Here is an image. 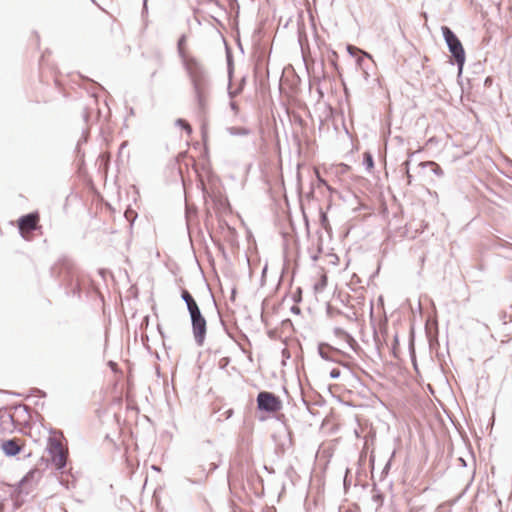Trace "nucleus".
Segmentation results:
<instances>
[{
	"label": "nucleus",
	"mask_w": 512,
	"mask_h": 512,
	"mask_svg": "<svg viewBox=\"0 0 512 512\" xmlns=\"http://www.w3.org/2000/svg\"><path fill=\"white\" fill-rule=\"evenodd\" d=\"M184 68L189 76L194 98L200 113H206L208 97L211 91V77L206 66L195 57L183 59Z\"/></svg>",
	"instance_id": "nucleus-1"
},
{
	"label": "nucleus",
	"mask_w": 512,
	"mask_h": 512,
	"mask_svg": "<svg viewBox=\"0 0 512 512\" xmlns=\"http://www.w3.org/2000/svg\"><path fill=\"white\" fill-rule=\"evenodd\" d=\"M51 276L59 279L67 288H71L74 295H80V286L78 284V274L74 263L67 257H62L55 263L51 269Z\"/></svg>",
	"instance_id": "nucleus-2"
},
{
	"label": "nucleus",
	"mask_w": 512,
	"mask_h": 512,
	"mask_svg": "<svg viewBox=\"0 0 512 512\" xmlns=\"http://www.w3.org/2000/svg\"><path fill=\"white\" fill-rule=\"evenodd\" d=\"M442 35L448 46V49L454 58L459 72H462L465 63V51L457 35L447 26L442 27Z\"/></svg>",
	"instance_id": "nucleus-3"
},
{
	"label": "nucleus",
	"mask_w": 512,
	"mask_h": 512,
	"mask_svg": "<svg viewBox=\"0 0 512 512\" xmlns=\"http://www.w3.org/2000/svg\"><path fill=\"white\" fill-rule=\"evenodd\" d=\"M256 402L258 410L267 413H276L282 408V402L280 398L274 393L268 391L259 392L256 398Z\"/></svg>",
	"instance_id": "nucleus-4"
},
{
	"label": "nucleus",
	"mask_w": 512,
	"mask_h": 512,
	"mask_svg": "<svg viewBox=\"0 0 512 512\" xmlns=\"http://www.w3.org/2000/svg\"><path fill=\"white\" fill-rule=\"evenodd\" d=\"M191 320L192 333L198 346L204 344L207 333V321L202 315L201 310L189 314Z\"/></svg>",
	"instance_id": "nucleus-5"
},
{
	"label": "nucleus",
	"mask_w": 512,
	"mask_h": 512,
	"mask_svg": "<svg viewBox=\"0 0 512 512\" xmlns=\"http://www.w3.org/2000/svg\"><path fill=\"white\" fill-rule=\"evenodd\" d=\"M50 460L57 470H62L66 466L67 454L63 450L61 443L56 438H49L47 447Z\"/></svg>",
	"instance_id": "nucleus-6"
},
{
	"label": "nucleus",
	"mask_w": 512,
	"mask_h": 512,
	"mask_svg": "<svg viewBox=\"0 0 512 512\" xmlns=\"http://www.w3.org/2000/svg\"><path fill=\"white\" fill-rule=\"evenodd\" d=\"M38 214L37 213H29L19 218L18 226L19 231L23 237L24 232H32L37 229L38 224Z\"/></svg>",
	"instance_id": "nucleus-7"
},
{
	"label": "nucleus",
	"mask_w": 512,
	"mask_h": 512,
	"mask_svg": "<svg viewBox=\"0 0 512 512\" xmlns=\"http://www.w3.org/2000/svg\"><path fill=\"white\" fill-rule=\"evenodd\" d=\"M318 354L325 361H330L346 366L336 357V354H342V352L327 343H320L318 345Z\"/></svg>",
	"instance_id": "nucleus-8"
},
{
	"label": "nucleus",
	"mask_w": 512,
	"mask_h": 512,
	"mask_svg": "<svg viewBox=\"0 0 512 512\" xmlns=\"http://www.w3.org/2000/svg\"><path fill=\"white\" fill-rule=\"evenodd\" d=\"M1 449L7 457H14V456L18 455L22 450V446L20 444V439L11 438V439H7V440H3L1 442Z\"/></svg>",
	"instance_id": "nucleus-9"
},
{
	"label": "nucleus",
	"mask_w": 512,
	"mask_h": 512,
	"mask_svg": "<svg viewBox=\"0 0 512 512\" xmlns=\"http://www.w3.org/2000/svg\"><path fill=\"white\" fill-rule=\"evenodd\" d=\"M181 298L185 302L189 314L197 310H200L197 302L195 301V299L188 290L183 289L181 291Z\"/></svg>",
	"instance_id": "nucleus-10"
},
{
	"label": "nucleus",
	"mask_w": 512,
	"mask_h": 512,
	"mask_svg": "<svg viewBox=\"0 0 512 512\" xmlns=\"http://www.w3.org/2000/svg\"><path fill=\"white\" fill-rule=\"evenodd\" d=\"M420 166L422 167H430L431 168V171L433 174H435L436 176L438 177H442L444 176V171L443 169L441 168L440 165H438L436 162L434 161H426V162H421L420 163Z\"/></svg>",
	"instance_id": "nucleus-11"
},
{
	"label": "nucleus",
	"mask_w": 512,
	"mask_h": 512,
	"mask_svg": "<svg viewBox=\"0 0 512 512\" xmlns=\"http://www.w3.org/2000/svg\"><path fill=\"white\" fill-rule=\"evenodd\" d=\"M227 132L232 136H247L251 133L246 127H228Z\"/></svg>",
	"instance_id": "nucleus-12"
},
{
	"label": "nucleus",
	"mask_w": 512,
	"mask_h": 512,
	"mask_svg": "<svg viewBox=\"0 0 512 512\" xmlns=\"http://www.w3.org/2000/svg\"><path fill=\"white\" fill-rule=\"evenodd\" d=\"M363 165L367 171H371L374 167V159L370 152H365L363 154Z\"/></svg>",
	"instance_id": "nucleus-13"
},
{
	"label": "nucleus",
	"mask_w": 512,
	"mask_h": 512,
	"mask_svg": "<svg viewBox=\"0 0 512 512\" xmlns=\"http://www.w3.org/2000/svg\"><path fill=\"white\" fill-rule=\"evenodd\" d=\"M38 469H31L27 474L19 481L18 486L22 487L25 483L31 481L36 474H39Z\"/></svg>",
	"instance_id": "nucleus-14"
},
{
	"label": "nucleus",
	"mask_w": 512,
	"mask_h": 512,
	"mask_svg": "<svg viewBox=\"0 0 512 512\" xmlns=\"http://www.w3.org/2000/svg\"><path fill=\"white\" fill-rule=\"evenodd\" d=\"M176 125L182 127L188 135L192 133V127L186 120L179 118L176 120Z\"/></svg>",
	"instance_id": "nucleus-15"
},
{
	"label": "nucleus",
	"mask_w": 512,
	"mask_h": 512,
	"mask_svg": "<svg viewBox=\"0 0 512 512\" xmlns=\"http://www.w3.org/2000/svg\"><path fill=\"white\" fill-rule=\"evenodd\" d=\"M372 491L374 492V494L372 495L373 501L382 504L384 497L383 494L379 490H377L376 484L373 485Z\"/></svg>",
	"instance_id": "nucleus-16"
},
{
	"label": "nucleus",
	"mask_w": 512,
	"mask_h": 512,
	"mask_svg": "<svg viewBox=\"0 0 512 512\" xmlns=\"http://www.w3.org/2000/svg\"><path fill=\"white\" fill-rule=\"evenodd\" d=\"M340 370L338 368H334L330 371V378L331 379H338L340 377Z\"/></svg>",
	"instance_id": "nucleus-17"
},
{
	"label": "nucleus",
	"mask_w": 512,
	"mask_h": 512,
	"mask_svg": "<svg viewBox=\"0 0 512 512\" xmlns=\"http://www.w3.org/2000/svg\"><path fill=\"white\" fill-rule=\"evenodd\" d=\"M391 463L388 461L381 472V478L385 477L390 470Z\"/></svg>",
	"instance_id": "nucleus-18"
},
{
	"label": "nucleus",
	"mask_w": 512,
	"mask_h": 512,
	"mask_svg": "<svg viewBox=\"0 0 512 512\" xmlns=\"http://www.w3.org/2000/svg\"><path fill=\"white\" fill-rule=\"evenodd\" d=\"M348 473H349V469L346 470V474H345V477H344V480H343V485H344L345 490H347L348 487L351 484L350 481L348 480V477H347Z\"/></svg>",
	"instance_id": "nucleus-19"
},
{
	"label": "nucleus",
	"mask_w": 512,
	"mask_h": 512,
	"mask_svg": "<svg viewBox=\"0 0 512 512\" xmlns=\"http://www.w3.org/2000/svg\"><path fill=\"white\" fill-rule=\"evenodd\" d=\"M218 468V463L215 462V461H212L209 463V469H208V473H211L213 472L214 470H216Z\"/></svg>",
	"instance_id": "nucleus-20"
},
{
	"label": "nucleus",
	"mask_w": 512,
	"mask_h": 512,
	"mask_svg": "<svg viewBox=\"0 0 512 512\" xmlns=\"http://www.w3.org/2000/svg\"><path fill=\"white\" fill-rule=\"evenodd\" d=\"M1 418H2V419L7 418L10 422H12V423L14 422L13 415H12V414H10V413H6V412H5V413L1 416Z\"/></svg>",
	"instance_id": "nucleus-21"
},
{
	"label": "nucleus",
	"mask_w": 512,
	"mask_h": 512,
	"mask_svg": "<svg viewBox=\"0 0 512 512\" xmlns=\"http://www.w3.org/2000/svg\"><path fill=\"white\" fill-rule=\"evenodd\" d=\"M348 337V340H349V343H350V346L353 348V345H357L356 341L354 340V338L350 335H347Z\"/></svg>",
	"instance_id": "nucleus-22"
},
{
	"label": "nucleus",
	"mask_w": 512,
	"mask_h": 512,
	"mask_svg": "<svg viewBox=\"0 0 512 512\" xmlns=\"http://www.w3.org/2000/svg\"><path fill=\"white\" fill-rule=\"evenodd\" d=\"M88 118H89V112H88L87 109H85L83 111V119H84L85 122H88Z\"/></svg>",
	"instance_id": "nucleus-23"
},
{
	"label": "nucleus",
	"mask_w": 512,
	"mask_h": 512,
	"mask_svg": "<svg viewBox=\"0 0 512 512\" xmlns=\"http://www.w3.org/2000/svg\"><path fill=\"white\" fill-rule=\"evenodd\" d=\"M406 176H407L408 184H411V182H412V175L410 174V171L408 169L406 171Z\"/></svg>",
	"instance_id": "nucleus-24"
},
{
	"label": "nucleus",
	"mask_w": 512,
	"mask_h": 512,
	"mask_svg": "<svg viewBox=\"0 0 512 512\" xmlns=\"http://www.w3.org/2000/svg\"><path fill=\"white\" fill-rule=\"evenodd\" d=\"M183 41H184V37H181V38L179 39V41H178V46H179V47L181 46V44H183ZM179 51H180V55H181V56L183 57V59H184L185 57L183 56L182 51H181V49H180V48H179Z\"/></svg>",
	"instance_id": "nucleus-25"
},
{
	"label": "nucleus",
	"mask_w": 512,
	"mask_h": 512,
	"mask_svg": "<svg viewBox=\"0 0 512 512\" xmlns=\"http://www.w3.org/2000/svg\"><path fill=\"white\" fill-rule=\"evenodd\" d=\"M147 11H148V9H147V0H143L142 14L147 13Z\"/></svg>",
	"instance_id": "nucleus-26"
},
{
	"label": "nucleus",
	"mask_w": 512,
	"mask_h": 512,
	"mask_svg": "<svg viewBox=\"0 0 512 512\" xmlns=\"http://www.w3.org/2000/svg\"><path fill=\"white\" fill-rule=\"evenodd\" d=\"M347 50H348V52H349L351 55H354V54H353V51H354V50H357V49H356L355 47L351 46V45H348V46H347Z\"/></svg>",
	"instance_id": "nucleus-27"
},
{
	"label": "nucleus",
	"mask_w": 512,
	"mask_h": 512,
	"mask_svg": "<svg viewBox=\"0 0 512 512\" xmlns=\"http://www.w3.org/2000/svg\"><path fill=\"white\" fill-rule=\"evenodd\" d=\"M409 165H410V160H406L404 163H403V166L405 167V172L407 171V169L409 170Z\"/></svg>",
	"instance_id": "nucleus-28"
},
{
	"label": "nucleus",
	"mask_w": 512,
	"mask_h": 512,
	"mask_svg": "<svg viewBox=\"0 0 512 512\" xmlns=\"http://www.w3.org/2000/svg\"><path fill=\"white\" fill-rule=\"evenodd\" d=\"M291 311H292L293 313L299 314V313H300V308H298V307H296V306H293V307L291 308Z\"/></svg>",
	"instance_id": "nucleus-29"
},
{
	"label": "nucleus",
	"mask_w": 512,
	"mask_h": 512,
	"mask_svg": "<svg viewBox=\"0 0 512 512\" xmlns=\"http://www.w3.org/2000/svg\"><path fill=\"white\" fill-rule=\"evenodd\" d=\"M230 106H231V109H232V110L237 111L238 106H237V104H236L235 102H231V103H230Z\"/></svg>",
	"instance_id": "nucleus-30"
},
{
	"label": "nucleus",
	"mask_w": 512,
	"mask_h": 512,
	"mask_svg": "<svg viewBox=\"0 0 512 512\" xmlns=\"http://www.w3.org/2000/svg\"><path fill=\"white\" fill-rule=\"evenodd\" d=\"M321 222H322V225L325 226V223L327 222V217L325 214H322Z\"/></svg>",
	"instance_id": "nucleus-31"
},
{
	"label": "nucleus",
	"mask_w": 512,
	"mask_h": 512,
	"mask_svg": "<svg viewBox=\"0 0 512 512\" xmlns=\"http://www.w3.org/2000/svg\"><path fill=\"white\" fill-rule=\"evenodd\" d=\"M60 484H61V485H63V486H65L67 489H69V484H68V482H65L64 480H62V479H61V480H60Z\"/></svg>",
	"instance_id": "nucleus-32"
},
{
	"label": "nucleus",
	"mask_w": 512,
	"mask_h": 512,
	"mask_svg": "<svg viewBox=\"0 0 512 512\" xmlns=\"http://www.w3.org/2000/svg\"><path fill=\"white\" fill-rule=\"evenodd\" d=\"M459 461L461 462V464H462L463 466H466V462H465V460H464L463 458H459Z\"/></svg>",
	"instance_id": "nucleus-33"
},
{
	"label": "nucleus",
	"mask_w": 512,
	"mask_h": 512,
	"mask_svg": "<svg viewBox=\"0 0 512 512\" xmlns=\"http://www.w3.org/2000/svg\"><path fill=\"white\" fill-rule=\"evenodd\" d=\"M489 83H491V79L488 77V78H486V80H485V85H488Z\"/></svg>",
	"instance_id": "nucleus-34"
},
{
	"label": "nucleus",
	"mask_w": 512,
	"mask_h": 512,
	"mask_svg": "<svg viewBox=\"0 0 512 512\" xmlns=\"http://www.w3.org/2000/svg\"><path fill=\"white\" fill-rule=\"evenodd\" d=\"M202 136H203V140L205 141L206 140V132L205 131H202Z\"/></svg>",
	"instance_id": "nucleus-35"
},
{
	"label": "nucleus",
	"mask_w": 512,
	"mask_h": 512,
	"mask_svg": "<svg viewBox=\"0 0 512 512\" xmlns=\"http://www.w3.org/2000/svg\"><path fill=\"white\" fill-rule=\"evenodd\" d=\"M235 293H236V290H235V289H233V290H232V299L234 298Z\"/></svg>",
	"instance_id": "nucleus-36"
},
{
	"label": "nucleus",
	"mask_w": 512,
	"mask_h": 512,
	"mask_svg": "<svg viewBox=\"0 0 512 512\" xmlns=\"http://www.w3.org/2000/svg\"><path fill=\"white\" fill-rule=\"evenodd\" d=\"M109 365H110V367H113V366H115L116 364H115L114 362H112V361H111V362L109 363Z\"/></svg>",
	"instance_id": "nucleus-37"
},
{
	"label": "nucleus",
	"mask_w": 512,
	"mask_h": 512,
	"mask_svg": "<svg viewBox=\"0 0 512 512\" xmlns=\"http://www.w3.org/2000/svg\"><path fill=\"white\" fill-rule=\"evenodd\" d=\"M228 64H229V65L231 64V58H230V56H228Z\"/></svg>",
	"instance_id": "nucleus-38"
}]
</instances>
